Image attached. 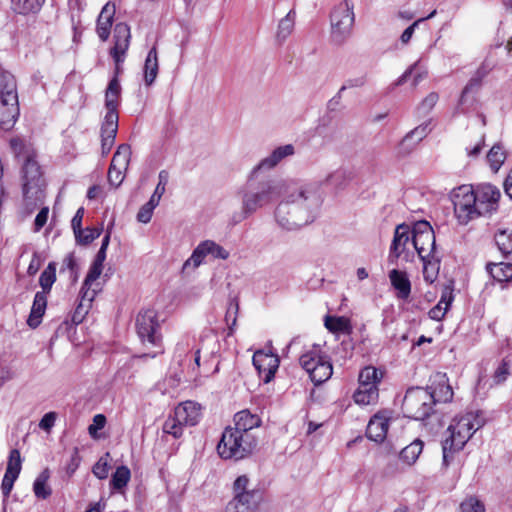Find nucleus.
Masks as SVG:
<instances>
[{"label": "nucleus", "instance_id": "6e6d98bb", "mask_svg": "<svg viewBox=\"0 0 512 512\" xmlns=\"http://www.w3.org/2000/svg\"><path fill=\"white\" fill-rule=\"evenodd\" d=\"M438 99L439 96L437 93L431 92L430 94H428L417 107L418 113L423 116L429 114L430 111L436 105Z\"/></svg>", "mask_w": 512, "mask_h": 512}, {"label": "nucleus", "instance_id": "680f3d73", "mask_svg": "<svg viewBox=\"0 0 512 512\" xmlns=\"http://www.w3.org/2000/svg\"><path fill=\"white\" fill-rule=\"evenodd\" d=\"M80 462L81 457L79 455L78 448H74L70 461L66 466V474L68 477H71L76 472L80 465Z\"/></svg>", "mask_w": 512, "mask_h": 512}, {"label": "nucleus", "instance_id": "f3484780", "mask_svg": "<svg viewBox=\"0 0 512 512\" xmlns=\"http://www.w3.org/2000/svg\"><path fill=\"white\" fill-rule=\"evenodd\" d=\"M295 148L292 144H286L274 149L271 154L262 159L254 168L253 173L261 170H271L275 168L283 159L294 155Z\"/></svg>", "mask_w": 512, "mask_h": 512}, {"label": "nucleus", "instance_id": "8fccbe9b", "mask_svg": "<svg viewBox=\"0 0 512 512\" xmlns=\"http://www.w3.org/2000/svg\"><path fill=\"white\" fill-rule=\"evenodd\" d=\"M207 255H211L215 259H227L229 257L228 251L214 241L206 240L202 242Z\"/></svg>", "mask_w": 512, "mask_h": 512}, {"label": "nucleus", "instance_id": "ddd939ff", "mask_svg": "<svg viewBox=\"0 0 512 512\" xmlns=\"http://www.w3.org/2000/svg\"><path fill=\"white\" fill-rule=\"evenodd\" d=\"M476 205L481 215L491 214L498 209L500 190L491 184H482L473 190Z\"/></svg>", "mask_w": 512, "mask_h": 512}, {"label": "nucleus", "instance_id": "7c9ffc66", "mask_svg": "<svg viewBox=\"0 0 512 512\" xmlns=\"http://www.w3.org/2000/svg\"><path fill=\"white\" fill-rule=\"evenodd\" d=\"M421 261L423 262L424 280L427 283L432 284L439 273L440 258L436 254H433L432 256L425 257V259H421Z\"/></svg>", "mask_w": 512, "mask_h": 512}, {"label": "nucleus", "instance_id": "c756f323", "mask_svg": "<svg viewBox=\"0 0 512 512\" xmlns=\"http://www.w3.org/2000/svg\"><path fill=\"white\" fill-rule=\"evenodd\" d=\"M44 2L45 0H11V7L18 14H36L40 11Z\"/></svg>", "mask_w": 512, "mask_h": 512}, {"label": "nucleus", "instance_id": "9d476101", "mask_svg": "<svg viewBox=\"0 0 512 512\" xmlns=\"http://www.w3.org/2000/svg\"><path fill=\"white\" fill-rule=\"evenodd\" d=\"M299 364L309 374L315 385L324 383L330 379L333 373L329 357L316 349L302 354L299 358Z\"/></svg>", "mask_w": 512, "mask_h": 512}, {"label": "nucleus", "instance_id": "1a4fd4ad", "mask_svg": "<svg viewBox=\"0 0 512 512\" xmlns=\"http://www.w3.org/2000/svg\"><path fill=\"white\" fill-rule=\"evenodd\" d=\"M353 2L344 0L340 2L330 15L331 38L336 44H342L351 35L354 24Z\"/></svg>", "mask_w": 512, "mask_h": 512}, {"label": "nucleus", "instance_id": "4c0bfd02", "mask_svg": "<svg viewBox=\"0 0 512 512\" xmlns=\"http://www.w3.org/2000/svg\"><path fill=\"white\" fill-rule=\"evenodd\" d=\"M494 238L498 249L504 256L512 253V230H499Z\"/></svg>", "mask_w": 512, "mask_h": 512}, {"label": "nucleus", "instance_id": "9b49d317", "mask_svg": "<svg viewBox=\"0 0 512 512\" xmlns=\"http://www.w3.org/2000/svg\"><path fill=\"white\" fill-rule=\"evenodd\" d=\"M454 213L460 224L482 216L473 196V189L468 186L459 187L453 195Z\"/></svg>", "mask_w": 512, "mask_h": 512}, {"label": "nucleus", "instance_id": "e2e57ef3", "mask_svg": "<svg viewBox=\"0 0 512 512\" xmlns=\"http://www.w3.org/2000/svg\"><path fill=\"white\" fill-rule=\"evenodd\" d=\"M106 417L103 414H97L93 417V423L88 427V432L92 437H96L97 431L104 428Z\"/></svg>", "mask_w": 512, "mask_h": 512}, {"label": "nucleus", "instance_id": "69168bd1", "mask_svg": "<svg viewBox=\"0 0 512 512\" xmlns=\"http://www.w3.org/2000/svg\"><path fill=\"white\" fill-rule=\"evenodd\" d=\"M65 269H68L72 274L76 275L78 265L73 253H69L65 256L60 272H64Z\"/></svg>", "mask_w": 512, "mask_h": 512}, {"label": "nucleus", "instance_id": "6ab92c4d", "mask_svg": "<svg viewBox=\"0 0 512 512\" xmlns=\"http://www.w3.org/2000/svg\"><path fill=\"white\" fill-rule=\"evenodd\" d=\"M389 428V420L379 414L374 415L366 428V436L368 439L380 443L387 435Z\"/></svg>", "mask_w": 512, "mask_h": 512}, {"label": "nucleus", "instance_id": "473e14b6", "mask_svg": "<svg viewBox=\"0 0 512 512\" xmlns=\"http://www.w3.org/2000/svg\"><path fill=\"white\" fill-rule=\"evenodd\" d=\"M50 478L49 469H44L35 479L33 484V491L37 498L47 499L51 493V488L47 485V482Z\"/></svg>", "mask_w": 512, "mask_h": 512}, {"label": "nucleus", "instance_id": "393cba45", "mask_svg": "<svg viewBox=\"0 0 512 512\" xmlns=\"http://www.w3.org/2000/svg\"><path fill=\"white\" fill-rule=\"evenodd\" d=\"M47 306V294L45 292H37L34 296L33 304L27 324L31 328H37L42 320Z\"/></svg>", "mask_w": 512, "mask_h": 512}, {"label": "nucleus", "instance_id": "774afa93", "mask_svg": "<svg viewBox=\"0 0 512 512\" xmlns=\"http://www.w3.org/2000/svg\"><path fill=\"white\" fill-rule=\"evenodd\" d=\"M55 420H56L55 412L46 413L39 422L40 429L45 430V431H50L51 428L55 424Z\"/></svg>", "mask_w": 512, "mask_h": 512}, {"label": "nucleus", "instance_id": "bf43d9fd", "mask_svg": "<svg viewBox=\"0 0 512 512\" xmlns=\"http://www.w3.org/2000/svg\"><path fill=\"white\" fill-rule=\"evenodd\" d=\"M90 303L87 299H81V302L76 307L74 314L72 316V321L75 324H79L83 321L85 314L88 312V308L90 307Z\"/></svg>", "mask_w": 512, "mask_h": 512}, {"label": "nucleus", "instance_id": "338daca9", "mask_svg": "<svg viewBox=\"0 0 512 512\" xmlns=\"http://www.w3.org/2000/svg\"><path fill=\"white\" fill-rule=\"evenodd\" d=\"M84 216V208L80 207L74 217L71 220V227L73 229L74 235H79L82 229V219Z\"/></svg>", "mask_w": 512, "mask_h": 512}, {"label": "nucleus", "instance_id": "603ef678", "mask_svg": "<svg viewBox=\"0 0 512 512\" xmlns=\"http://www.w3.org/2000/svg\"><path fill=\"white\" fill-rule=\"evenodd\" d=\"M158 202L154 199H149L147 203H145L137 213V220L141 223H148L151 220L153 210L158 206Z\"/></svg>", "mask_w": 512, "mask_h": 512}, {"label": "nucleus", "instance_id": "5701e85b", "mask_svg": "<svg viewBox=\"0 0 512 512\" xmlns=\"http://www.w3.org/2000/svg\"><path fill=\"white\" fill-rule=\"evenodd\" d=\"M234 429L244 434H254V428H258L261 424V419L256 414H251L248 410H242L234 416Z\"/></svg>", "mask_w": 512, "mask_h": 512}, {"label": "nucleus", "instance_id": "c9c22d12", "mask_svg": "<svg viewBox=\"0 0 512 512\" xmlns=\"http://www.w3.org/2000/svg\"><path fill=\"white\" fill-rule=\"evenodd\" d=\"M490 168L497 172L506 159V151L499 143L493 145L486 155Z\"/></svg>", "mask_w": 512, "mask_h": 512}, {"label": "nucleus", "instance_id": "412c9836", "mask_svg": "<svg viewBox=\"0 0 512 512\" xmlns=\"http://www.w3.org/2000/svg\"><path fill=\"white\" fill-rule=\"evenodd\" d=\"M115 14V5L109 2L102 8L97 19V34L102 41H106L110 35V29Z\"/></svg>", "mask_w": 512, "mask_h": 512}, {"label": "nucleus", "instance_id": "f8f14e48", "mask_svg": "<svg viewBox=\"0 0 512 512\" xmlns=\"http://www.w3.org/2000/svg\"><path fill=\"white\" fill-rule=\"evenodd\" d=\"M412 243L420 259L436 254L435 234L429 222L422 220L414 224Z\"/></svg>", "mask_w": 512, "mask_h": 512}, {"label": "nucleus", "instance_id": "13d9d810", "mask_svg": "<svg viewBox=\"0 0 512 512\" xmlns=\"http://www.w3.org/2000/svg\"><path fill=\"white\" fill-rule=\"evenodd\" d=\"M123 170L120 169L117 166H114V164H110L109 170H108V182L111 186L117 188L120 186L124 179Z\"/></svg>", "mask_w": 512, "mask_h": 512}, {"label": "nucleus", "instance_id": "864d4df0", "mask_svg": "<svg viewBox=\"0 0 512 512\" xmlns=\"http://www.w3.org/2000/svg\"><path fill=\"white\" fill-rule=\"evenodd\" d=\"M435 395L436 402H449L453 398V390L449 384H439L437 388L430 391Z\"/></svg>", "mask_w": 512, "mask_h": 512}, {"label": "nucleus", "instance_id": "3c124183", "mask_svg": "<svg viewBox=\"0 0 512 512\" xmlns=\"http://www.w3.org/2000/svg\"><path fill=\"white\" fill-rule=\"evenodd\" d=\"M169 180V173L166 170H161L158 174V184L155 188L154 193L151 196V199H154L156 202H160L161 197L166 191V185Z\"/></svg>", "mask_w": 512, "mask_h": 512}, {"label": "nucleus", "instance_id": "2eb2a0df", "mask_svg": "<svg viewBox=\"0 0 512 512\" xmlns=\"http://www.w3.org/2000/svg\"><path fill=\"white\" fill-rule=\"evenodd\" d=\"M130 38V27L126 23H118L115 25V43L111 49V55L117 64L123 62V56L129 47Z\"/></svg>", "mask_w": 512, "mask_h": 512}, {"label": "nucleus", "instance_id": "f257e3e1", "mask_svg": "<svg viewBox=\"0 0 512 512\" xmlns=\"http://www.w3.org/2000/svg\"><path fill=\"white\" fill-rule=\"evenodd\" d=\"M281 196L274 217L288 231L312 223L323 202L320 181L285 180Z\"/></svg>", "mask_w": 512, "mask_h": 512}, {"label": "nucleus", "instance_id": "4be33fe9", "mask_svg": "<svg viewBox=\"0 0 512 512\" xmlns=\"http://www.w3.org/2000/svg\"><path fill=\"white\" fill-rule=\"evenodd\" d=\"M389 279L393 288L397 291V297L402 300L409 298L411 293V282L407 273L397 269L389 272Z\"/></svg>", "mask_w": 512, "mask_h": 512}, {"label": "nucleus", "instance_id": "e433bc0d", "mask_svg": "<svg viewBox=\"0 0 512 512\" xmlns=\"http://www.w3.org/2000/svg\"><path fill=\"white\" fill-rule=\"evenodd\" d=\"M379 382L378 370L373 366H367L363 368L359 373V385L360 387H369L377 389V383Z\"/></svg>", "mask_w": 512, "mask_h": 512}, {"label": "nucleus", "instance_id": "7ed1b4c3", "mask_svg": "<svg viewBox=\"0 0 512 512\" xmlns=\"http://www.w3.org/2000/svg\"><path fill=\"white\" fill-rule=\"evenodd\" d=\"M486 418L482 411H468L459 418H455L449 425V436L442 441L443 464L447 466L453 453L460 451L472 435L482 428Z\"/></svg>", "mask_w": 512, "mask_h": 512}, {"label": "nucleus", "instance_id": "a19ab883", "mask_svg": "<svg viewBox=\"0 0 512 512\" xmlns=\"http://www.w3.org/2000/svg\"><path fill=\"white\" fill-rule=\"evenodd\" d=\"M131 156V148L128 144H121L113 155L111 164L120 169H127Z\"/></svg>", "mask_w": 512, "mask_h": 512}, {"label": "nucleus", "instance_id": "a878e982", "mask_svg": "<svg viewBox=\"0 0 512 512\" xmlns=\"http://www.w3.org/2000/svg\"><path fill=\"white\" fill-rule=\"evenodd\" d=\"M103 266L93 263L91 264L89 271L85 277V280L83 282L82 288L80 290L81 298L83 300L87 299L89 302H92L96 291L92 290L90 291V287L94 281H96L101 273H102Z\"/></svg>", "mask_w": 512, "mask_h": 512}, {"label": "nucleus", "instance_id": "c03bdc74", "mask_svg": "<svg viewBox=\"0 0 512 512\" xmlns=\"http://www.w3.org/2000/svg\"><path fill=\"white\" fill-rule=\"evenodd\" d=\"M417 145V141H415L414 138L409 137V134L407 133L395 149L396 156L398 158L407 157L416 149Z\"/></svg>", "mask_w": 512, "mask_h": 512}, {"label": "nucleus", "instance_id": "0e129e2a", "mask_svg": "<svg viewBox=\"0 0 512 512\" xmlns=\"http://www.w3.org/2000/svg\"><path fill=\"white\" fill-rule=\"evenodd\" d=\"M429 133L428 124H422L408 132L409 137L414 138L415 141H417V144H419Z\"/></svg>", "mask_w": 512, "mask_h": 512}, {"label": "nucleus", "instance_id": "423d86ee", "mask_svg": "<svg viewBox=\"0 0 512 512\" xmlns=\"http://www.w3.org/2000/svg\"><path fill=\"white\" fill-rule=\"evenodd\" d=\"M435 395L422 387H411L406 391L402 401V412L405 417L424 420L433 412Z\"/></svg>", "mask_w": 512, "mask_h": 512}, {"label": "nucleus", "instance_id": "79ce46f5", "mask_svg": "<svg viewBox=\"0 0 512 512\" xmlns=\"http://www.w3.org/2000/svg\"><path fill=\"white\" fill-rule=\"evenodd\" d=\"M378 397V389L369 387H360L354 393L353 398L357 404L369 405L374 402Z\"/></svg>", "mask_w": 512, "mask_h": 512}, {"label": "nucleus", "instance_id": "bb28decb", "mask_svg": "<svg viewBox=\"0 0 512 512\" xmlns=\"http://www.w3.org/2000/svg\"><path fill=\"white\" fill-rule=\"evenodd\" d=\"M158 70V53L156 46H153L149 50L144 64V81L147 86H150L154 83L158 75Z\"/></svg>", "mask_w": 512, "mask_h": 512}, {"label": "nucleus", "instance_id": "4468645a", "mask_svg": "<svg viewBox=\"0 0 512 512\" xmlns=\"http://www.w3.org/2000/svg\"><path fill=\"white\" fill-rule=\"evenodd\" d=\"M252 361L259 376L263 379V382L269 383L274 378L279 367L278 357L258 350L254 353Z\"/></svg>", "mask_w": 512, "mask_h": 512}, {"label": "nucleus", "instance_id": "aec40b11", "mask_svg": "<svg viewBox=\"0 0 512 512\" xmlns=\"http://www.w3.org/2000/svg\"><path fill=\"white\" fill-rule=\"evenodd\" d=\"M482 86V81L471 77L466 86L464 87L458 102V111L465 113L466 110L473 106L476 101V94Z\"/></svg>", "mask_w": 512, "mask_h": 512}, {"label": "nucleus", "instance_id": "b1692460", "mask_svg": "<svg viewBox=\"0 0 512 512\" xmlns=\"http://www.w3.org/2000/svg\"><path fill=\"white\" fill-rule=\"evenodd\" d=\"M261 497L253 496H234L228 502L225 512H256Z\"/></svg>", "mask_w": 512, "mask_h": 512}, {"label": "nucleus", "instance_id": "f704fd0d", "mask_svg": "<svg viewBox=\"0 0 512 512\" xmlns=\"http://www.w3.org/2000/svg\"><path fill=\"white\" fill-rule=\"evenodd\" d=\"M423 445L424 444L420 439L414 440L401 450V460L409 465L414 464L423 450Z\"/></svg>", "mask_w": 512, "mask_h": 512}, {"label": "nucleus", "instance_id": "052dcab7", "mask_svg": "<svg viewBox=\"0 0 512 512\" xmlns=\"http://www.w3.org/2000/svg\"><path fill=\"white\" fill-rule=\"evenodd\" d=\"M18 477L14 476V475H9V474H4V477L2 479V483H1V491H2V494H3V497H4V502L8 499L12 489H13V485H14V482L16 481Z\"/></svg>", "mask_w": 512, "mask_h": 512}, {"label": "nucleus", "instance_id": "ea45409f", "mask_svg": "<svg viewBox=\"0 0 512 512\" xmlns=\"http://www.w3.org/2000/svg\"><path fill=\"white\" fill-rule=\"evenodd\" d=\"M249 479L246 475L239 476L233 484L234 496H253L261 497V493L256 489H248Z\"/></svg>", "mask_w": 512, "mask_h": 512}, {"label": "nucleus", "instance_id": "a211bd4d", "mask_svg": "<svg viewBox=\"0 0 512 512\" xmlns=\"http://www.w3.org/2000/svg\"><path fill=\"white\" fill-rule=\"evenodd\" d=\"M173 414L177 417L178 423H183L185 426H194L201 418V407L196 402L185 401L174 409Z\"/></svg>", "mask_w": 512, "mask_h": 512}, {"label": "nucleus", "instance_id": "f03ea898", "mask_svg": "<svg viewBox=\"0 0 512 512\" xmlns=\"http://www.w3.org/2000/svg\"><path fill=\"white\" fill-rule=\"evenodd\" d=\"M257 174L253 173V170L250 172L242 191V213L244 218L273 203L281 196L285 188V180L272 177H264L258 180Z\"/></svg>", "mask_w": 512, "mask_h": 512}, {"label": "nucleus", "instance_id": "09e8293b", "mask_svg": "<svg viewBox=\"0 0 512 512\" xmlns=\"http://www.w3.org/2000/svg\"><path fill=\"white\" fill-rule=\"evenodd\" d=\"M109 458L110 454L107 452L104 456L100 457L92 468L94 476L100 480H104L108 477L110 470Z\"/></svg>", "mask_w": 512, "mask_h": 512}, {"label": "nucleus", "instance_id": "cd10ccee", "mask_svg": "<svg viewBox=\"0 0 512 512\" xmlns=\"http://www.w3.org/2000/svg\"><path fill=\"white\" fill-rule=\"evenodd\" d=\"M324 325L332 333H343L347 335L352 333L350 320L343 316L327 315L324 320Z\"/></svg>", "mask_w": 512, "mask_h": 512}, {"label": "nucleus", "instance_id": "49530a36", "mask_svg": "<svg viewBox=\"0 0 512 512\" xmlns=\"http://www.w3.org/2000/svg\"><path fill=\"white\" fill-rule=\"evenodd\" d=\"M239 311V302L237 298H232L229 301V305L226 311L225 320L228 324V335H232L237 323V315Z\"/></svg>", "mask_w": 512, "mask_h": 512}, {"label": "nucleus", "instance_id": "4d7b16f0", "mask_svg": "<svg viewBox=\"0 0 512 512\" xmlns=\"http://www.w3.org/2000/svg\"><path fill=\"white\" fill-rule=\"evenodd\" d=\"M461 512H485L483 503L475 497L464 500L460 505Z\"/></svg>", "mask_w": 512, "mask_h": 512}, {"label": "nucleus", "instance_id": "72a5a7b5", "mask_svg": "<svg viewBox=\"0 0 512 512\" xmlns=\"http://www.w3.org/2000/svg\"><path fill=\"white\" fill-rule=\"evenodd\" d=\"M130 478V469L125 465H121L117 467L115 472L112 474L110 486L114 490L121 491L127 486L128 482L130 481Z\"/></svg>", "mask_w": 512, "mask_h": 512}, {"label": "nucleus", "instance_id": "a18cd8bd", "mask_svg": "<svg viewBox=\"0 0 512 512\" xmlns=\"http://www.w3.org/2000/svg\"><path fill=\"white\" fill-rule=\"evenodd\" d=\"M22 468V459L18 449H12L9 453L6 474L19 476Z\"/></svg>", "mask_w": 512, "mask_h": 512}, {"label": "nucleus", "instance_id": "6e6552de", "mask_svg": "<svg viewBox=\"0 0 512 512\" xmlns=\"http://www.w3.org/2000/svg\"><path fill=\"white\" fill-rule=\"evenodd\" d=\"M136 329L143 344L148 343L158 349L152 353H145L141 357L154 358L163 353L162 337L158 333L159 322L155 310L146 309L139 312L136 319Z\"/></svg>", "mask_w": 512, "mask_h": 512}, {"label": "nucleus", "instance_id": "20e7f679", "mask_svg": "<svg viewBox=\"0 0 512 512\" xmlns=\"http://www.w3.org/2000/svg\"><path fill=\"white\" fill-rule=\"evenodd\" d=\"M121 96V85L114 78L105 91L106 114L101 125V150L102 154L107 155L114 143L118 131V111L119 100Z\"/></svg>", "mask_w": 512, "mask_h": 512}, {"label": "nucleus", "instance_id": "de8ad7c7", "mask_svg": "<svg viewBox=\"0 0 512 512\" xmlns=\"http://www.w3.org/2000/svg\"><path fill=\"white\" fill-rule=\"evenodd\" d=\"M183 423H178L177 417L173 414L170 415L163 424V432L172 435L174 438H179L183 434Z\"/></svg>", "mask_w": 512, "mask_h": 512}, {"label": "nucleus", "instance_id": "2f4dec72", "mask_svg": "<svg viewBox=\"0 0 512 512\" xmlns=\"http://www.w3.org/2000/svg\"><path fill=\"white\" fill-rule=\"evenodd\" d=\"M296 18V12L294 9H291L285 17H283L278 24V29L276 33V39L282 43L284 42L288 36L292 33L294 29Z\"/></svg>", "mask_w": 512, "mask_h": 512}, {"label": "nucleus", "instance_id": "c85d7f7f", "mask_svg": "<svg viewBox=\"0 0 512 512\" xmlns=\"http://www.w3.org/2000/svg\"><path fill=\"white\" fill-rule=\"evenodd\" d=\"M487 272L491 275V277L498 281H510L512 280V264L511 263H488L486 265Z\"/></svg>", "mask_w": 512, "mask_h": 512}, {"label": "nucleus", "instance_id": "37998d69", "mask_svg": "<svg viewBox=\"0 0 512 512\" xmlns=\"http://www.w3.org/2000/svg\"><path fill=\"white\" fill-rule=\"evenodd\" d=\"M205 256H207L206 252H205V249H204V246L202 244V242L194 249L192 255L190 256L189 259H187L185 261V263L183 264V267H182V271L184 273L188 272L190 267H192V269H195L197 268L203 261V259L205 258Z\"/></svg>", "mask_w": 512, "mask_h": 512}, {"label": "nucleus", "instance_id": "5fc2aeb1", "mask_svg": "<svg viewBox=\"0 0 512 512\" xmlns=\"http://www.w3.org/2000/svg\"><path fill=\"white\" fill-rule=\"evenodd\" d=\"M101 231L102 230L99 228H86L85 230L81 229V232L79 235H75V238L77 243L88 245L100 236Z\"/></svg>", "mask_w": 512, "mask_h": 512}, {"label": "nucleus", "instance_id": "dca6fc26", "mask_svg": "<svg viewBox=\"0 0 512 512\" xmlns=\"http://www.w3.org/2000/svg\"><path fill=\"white\" fill-rule=\"evenodd\" d=\"M410 240V227L403 223L395 228L394 237L391 243L388 260L395 264L400 255L404 252L406 244Z\"/></svg>", "mask_w": 512, "mask_h": 512}, {"label": "nucleus", "instance_id": "0eeeda50", "mask_svg": "<svg viewBox=\"0 0 512 512\" xmlns=\"http://www.w3.org/2000/svg\"><path fill=\"white\" fill-rule=\"evenodd\" d=\"M22 171L24 201L28 207H36L44 198L45 180L40 166L32 156H27Z\"/></svg>", "mask_w": 512, "mask_h": 512}, {"label": "nucleus", "instance_id": "39448f33", "mask_svg": "<svg viewBox=\"0 0 512 512\" xmlns=\"http://www.w3.org/2000/svg\"><path fill=\"white\" fill-rule=\"evenodd\" d=\"M257 443L254 434H244L233 427H227L222 433L217 451L223 459L240 460L250 455Z\"/></svg>", "mask_w": 512, "mask_h": 512}, {"label": "nucleus", "instance_id": "58836bf2", "mask_svg": "<svg viewBox=\"0 0 512 512\" xmlns=\"http://www.w3.org/2000/svg\"><path fill=\"white\" fill-rule=\"evenodd\" d=\"M56 281V263L50 262L44 271L41 273L39 278V284L42 288L41 292H45V294L49 293L52 285Z\"/></svg>", "mask_w": 512, "mask_h": 512}]
</instances>
